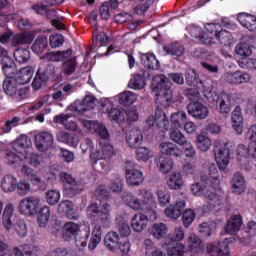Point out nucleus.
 <instances>
[{"label":"nucleus","instance_id":"bf43d9fd","mask_svg":"<svg viewBox=\"0 0 256 256\" xmlns=\"http://www.w3.org/2000/svg\"><path fill=\"white\" fill-rule=\"evenodd\" d=\"M235 53L236 55H239V57H251V55H253V50L249 44L239 43L235 47Z\"/></svg>","mask_w":256,"mask_h":256},{"label":"nucleus","instance_id":"9b49d317","mask_svg":"<svg viewBox=\"0 0 256 256\" xmlns=\"http://www.w3.org/2000/svg\"><path fill=\"white\" fill-rule=\"evenodd\" d=\"M101 111L102 113L108 114L110 121H115V123H123V121H125L123 112L117 108H113V102L109 99L101 101Z\"/></svg>","mask_w":256,"mask_h":256},{"label":"nucleus","instance_id":"5701e85b","mask_svg":"<svg viewBox=\"0 0 256 256\" xmlns=\"http://www.w3.org/2000/svg\"><path fill=\"white\" fill-rule=\"evenodd\" d=\"M169 231V228L167 227V224L163 222H157L154 223L152 226L148 228V232L154 239L161 240L165 235H167Z\"/></svg>","mask_w":256,"mask_h":256},{"label":"nucleus","instance_id":"864d4df0","mask_svg":"<svg viewBox=\"0 0 256 256\" xmlns=\"http://www.w3.org/2000/svg\"><path fill=\"white\" fill-rule=\"evenodd\" d=\"M45 200L48 205H57L61 201V192L59 190L50 189L45 193Z\"/></svg>","mask_w":256,"mask_h":256},{"label":"nucleus","instance_id":"bb28decb","mask_svg":"<svg viewBox=\"0 0 256 256\" xmlns=\"http://www.w3.org/2000/svg\"><path fill=\"white\" fill-rule=\"evenodd\" d=\"M231 119L234 131H236L237 135H241L243 133V114L241 113V107H235Z\"/></svg>","mask_w":256,"mask_h":256},{"label":"nucleus","instance_id":"cd10ccee","mask_svg":"<svg viewBox=\"0 0 256 256\" xmlns=\"http://www.w3.org/2000/svg\"><path fill=\"white\" fill-rule=\"evenodd\" d=\"M1 189L4 193H13L17 189V177L6 174L1 180Z\"/></svg>","mask_w":256,"mask_h":256},{"label":"nucleus","instance_id":"b1692460","mask_svg":"<svg viewBox=\"0 0 256 256\" xmlns=\"http://www.w3.org/2000/svg\"><path fill=\"white\" fill-rule=\"evenodd\" d=\"M232 185V193L235 195H241V193H245V177L240 172L234 173L231 181Z\"/></svg>","mask_w":256,"mask_h":256},{"label":"nucleus","instance_id":"a878e982","mask_svg":"<svg viewBox=\"0 0 256 256\" xmlns=\"http://www.w3.org/2000/svg\"><path fill=\"white\" fill-rule=\"evenodd\" d=\"M84 227L85 229L75 236V245L78 249L87 247V241H89V235H91V226H89V223L84 224Z\"/></svg>","mask_w":256,"mask_h":256},{"label":"nucleus","instance_id":"09e8293b","mask_svg":"<svg viewBox=\"0 0 256 256\" xmlns=\"http://www.w3.org/2000/svg\"><path fill=\"white\" fill-rule=\"evenodd\" d=\"M77 69V57H69L62 63V71L65 75H73Z\"/></svg>","mask_w":256,"mask_h":256},{"label":"nucleus","instance_id":"2eb2a0df","mask_svg":"<svg viewBox=\"0 0 256 256\" xmlns=\"http://www.w3.org/2000/svg\"><path fill=\"white\" fill-rule=\"evenodd\" d=\"M54 139L53 134L49 132H40L35 136V146L38 151L42 153L49 151L53 147Z\"/></svg>","mask_w":256,"mask_h":256},{"label":"nucleus","instance_id":"13d9d810","mask_svg":"<svg viewBox=\"0 0 256 256\" xmlns=\"http://www.w3.org/2000/svg\"><path fill=\"white\" fill-rule=\"evenodd\" d=\"M135 101H137V94L131 91H125L119 95V102L122 105H133Z\"/></svg>","mask_w":256,"mask_h":256},{"label":"nucleus","instance_id":"c756f323","mask_svg":"<svg viewBox=\"0 0 256 256\" xmlns=\"http://www.w3.org/2000/svg\"><path fill=\"white\" fill-rule=\"evenodd\" d=\"M242 225L243 218H241V215H234L228 220L225 231L228 235H235Z\"/></svg>","mask_w":256,"mask_h":256},{"label":"nucleus","instance_id":"423d86ee","mask_svg":"<svg viewBox=\"0 0 256 256\" xmlns=\"http://www.w3.org/2000/svg\"><path fill=\"white\" fill-rule=\"evenodd\" d=\"M139 198L133 196L131 193H128L124 196V201L130 209H134V211H145V209H149L151 205H153V192L147 189H142L139 191Z\"/></svg>","mask_w":256,"mask_h":256},{"label":"nucleus","instance_id":"7ed1b4c3","mask_svg":"<svg viewBox=\"0 0 256 256\" xmlns=\"http://www.w3.org/2000/svg\"><path fill=\"white\" fill-rule=\"evenodd\" d=\"M151 89L155 93V101L160 107H171L173 103V92L171 91V81L165 75H156L152 79Z\"/></svg>","mask_w":256,"mask_h":256},{"label":"nucleus","instance_id":"4c0bfd02","mask_svg":"<svg viewBox=\"0 0 256 256\" xmlns=\"http://www.w3.org/2000/svg\"><path fill=\"white\" fill-rule=\"evenodd\" d=\"M183 176L180 172H172L167 179L169 189L177 191L183 187Z\"/></svg>","mask_w":256,"mask_h":256},{"label":"nucleus","instance_id":"052dcab7","mask_svg":"<svg viewBox=\"0 0 256 256\" xmlns=\"http://www.w3.org/2000/svg\"><path fill=\"white\" fill-rule=\"evenodd\" d=\"M169 137L171 141H174V143H177V145H183L186 141L187 138L185 135H183L179 129L177 128H171L169 131Z\"/></svg>","mask_w":256,"mask_h":256},{"label":"nucleus","instance_id":"aec40b11","mask_svg":"<svg viewBox=\"0 0 256 256\" xmlns=\"http://www.w3.org/2000/svg\"><path fill=\"white\" fill-rule=\"evenodd\" d=\"M31 147V139L27 135H20L12 144V149L17 155H27V149Z\"/></svg>","mask_w":256,"mask_h":256},{"label":"nucleus","instance_id":"c85d7f7f","mask_svg":"<svg viewBox=\"0 0 256 256\" xmlns=\"http://www.w3.org/2000/svg\"><path fill=\"white\" fill-rule=\"evenodd\" d=\"M156 127L161 133H167V131H169V119H167V114L159 107L156 108Z\"/></svg>","mask_w":256,"mask_h":256},{"label":"nucleus","instance_id":"1a4fd4ad","mask_svg":"<svg viewBox=\"0 0 256 256\" xmlns=\"http://www.w3.org/2000/svg\"><path fill=\"white\" fill-rule=\"evenodd\" d=\"M41 207V199L37 196H28L19 203V211L22 215H37Z\"/></svg>","mask_w":256,"mask_h":256},{"label":"nucleus","instance_id":"a19ab883","mask_svg":"<svg viewBox=\"0 0 256 256\" xmlns=\"http://www.w3.org/2000/svg\"><path fill=\"white\" fill-rule=\"evenodd\" d=\"M3 89L6 95L13 97L19 91V81L15 78H6L3 82Z\"/></svg>","mask_w":256,"mask_h":256},{"label":"nucleus","instance_id":"de8ad7c7","mask_svg":"<svg viewBox=\"0 0 256 256\" xmlns=\"http://www.w3.org/2000/svg\"><path fill=\"white\" fill-rule=\"evenodd\" d=\"M128 87L130 89L141 90L145 88V73L136 74L130 79Z\"/></svg>","mask_w":256,"mask_h":256},{"label":"nucleus","instance_id":"f3484780","mask_svg":"<svg viewBox=\"0 0 256 256\" xmlns=\"http://www.w3.org/2000/svg\"><path fill=\"white\" fill-rule=\"evenodd\" d=\"M126 142L128 147L135 149L143 143V132L139 128H131L126 131Z\"/></svg>","mask_w":256,"mask_h":256},{"label":"nucleus","instance_id":"72a5a7b5","mask_svg":"<svg viewBox=\"0 0 256 256\" xmlns=\"http://www.w3.org/2000/svg\"><path fill=\"white\" fill-rule=\"evenodd\" d=\"M212 145L213 142L206 133H200L196 136V147L199 151H202V153H207Z\"/></svg>","mask_w":256,"mask_h":256},{"label":"nucleus","instance_id":"e2e57ef3","mask_svg":"<svg viewBox=\"0 0 256 256\" xmlns=\"http://www.w3.org/2000/svg\"><path fill=\"white\" fill-rule=\"evenodd\" d=\"M153 157L151 150L147 147H139L136 149V159L137 161H142L143 163H147V160Z\"/></svg>","mask_w":256,"mask_h":256},{"label":"nucleus","instance_id":"774afa93","mask_svg":"<svg viewBox=\"0 0 256 256\" xmlns=\"http://www.w3.org/2000/svg\"><path fill=\"white\" fill-rule=\"evenodd\" d=\"M195 212L192 209H187L182 214V221L184 227H189L195 221Z\"/></svg>","mask_w":256,"mask_h":256},{"label":"nucleus","instance_id":"20e7f679","mask_svg":"<svg viewBox=\"0 0 256 256\" xmlns=\"http://www.w3.org/2000/svg\"><path fill=\"white\" fill-rule=\"evenodd\" d=\"M15 217V206L12 203H8L4 207L2 215V225L4 229L8 232L14 229L16 235L20 238L27 237V222H25L23 219H18L16 223L13 224Z\"/></svg>","mask_w":256,"mask_h":256},{"label":"nucleus","instance_id":"5fc2aeb1","mask_svg":"<svg viewBox=\"0 0 256 256\" xmlns=\"http://www.w3.org/2000/svg\"><path fill=\"white\" fill-rule=\"evenodd\" d=\"M47 49V37L40 36L36 38L32 45V51L39 55V53H43Z\"/></svg>","mask_w":256,"mask_h":256},{"label":"nucleus","instance_id":"c03bdc74","mask_svg":"<svg viewBox=\"0 0 256 256\" xmlns=\"http://www.w3.org/2000/svg\"><path fill=\"white\" fill-rule=\"evenodd\" d=\"M99 243H101V226L100 224H96L92 231V236L88 244V249H90L91 251L97 249V245H99Z\"/></svg>","mask_w":256,"mask_h":256},{"label":"nucleus","instance_id":"393cba45","mask_svg":"<svg viewBox=\"0 0 256 256\" xmlns=\"http://www.w3.org/2000/svg\"><path fill=\"white\" fill-rule=\"evenodd\" d=\"M159 150L162 155H172L173 157H181L183 150L179 149L173 142H162L159 145Z\"/></svg>","mask_w":256,"mask_h":256},{"label":"nucleus","instance_id":"58836bf2","mask_svg":"<svg viewBox=\"0 0 256 256\" xmlns=\"http://www.w3.org/2000/svg\"><path fill=\"white\" fill-rule=\"evenodd\" d=\"M79 229L80 227L77 223L68 222L62 228V235L66 241H69L72 237H77Z\"/></svg>","mask_w":256,"mask_h":256},{"label":"nucleus","instance_id":"2f4dec72","mask_svg":"<svg viewBox=\"0 0 256 256\" xmlns=\"http://www.w3.org/2000/svg\"><path fill=\"white\" fill-rule=\"evenodd\" d=\"M143 246L145 256H167L165 252L155 246V242L151 238L144 239Z\"/></svg>","mask_w":256,"mask_h":256},{"label":"nucleus","instance_id":"4d7b16f0","mask_svg":"<svg viewBox=\"0 0 256 256\" xmlns=\"http://www.w3.org/2000/svg\"><path fill=\"white\" fill-rule=\"evenodd\" d=\"M14 58L18 63H27L31 58V52L25 48H18L14 51Z\"/></svg>","mask_w":256,"mask_h":256},{"label":"nucleus","instance_id":"f704fd0d","mask_svg":"<svg viewBox=\"0 0 256 256\" xmlns=\"http://www.w3.org/2000/svg\"><path fill=\"white\" fill-rule=\"evenodd\" d=\"M190 35L194 39H199L203 45H213V37H208L207 34L203 33L201 27L191 26Z\"/></svg>","mask_w":256,"mask_h":256},{"label":"nucleus","instance_id":"c9c22d12","mask_svg":"<svg viewBox=\"0 0 256 256\" xmlns=\"http://www.w3.org/2000/svg\"><path fill=\"white\" fill-rule=\"evenodd\" d=\"M156 165L160 173L167 175V173H171L173 170V159L169 156L161 155L156 161Z\"/></svg>","mask_w":256,"mask_h":256},{"label":"nucleus","instance_id":"49530a36","mask_svg":"<svg viewBox=\"0 0 256 256\" xmlns=\"http://www.w3.org/2000/svg\"><path fill=\"white\" fill-rule=\"evenodd\" d=\"M47 81H49V76H47L45 72L38 70L32 82V89L39 91V89H41V87H43Z\"/></svg>","mask_w":256,"mask_h":256},{"label":"nucleus","instance_id":"79ce46f5","mask_svg":"<svg viewBox=\"0 0 256 256\" xmlns=\"http://www.w3.org/2000/svg\"><path fill=\"white\" fill-rule=\"evenodd\" d=\"M164 51L168 54V55H172V57H183V55L185 54V47L179 43H172L169 45L164 46Z\"/></svg>","mask_w":256,"mask_h":256},{"label":"nucleus","instance_id":"0e129e2a","mask_svg":"<svg viewBox=\"0 0 256 256\" xmlns=\"http://www.w3.org/2000/svg\"><path fill=\"white\" fill-rule=\"evenodd\" d=\"M215 38L218 40L220 45H223L224 47H229L231 45V33L227 30H222Z\"/></svg>","mask_w":256,"mask_h":256},{"label":"nucleus","instance_id":"f8f14e48","mask_svg":"<svg viewBox=\"0 0 256 256\" xmlns=\"http://www.w3.org/2000/svg\"><path fill=\"white\" fill-rule=\"evenodd\" d=\"M175 205H170L165 209L166 217L170 219H179L181 217V213L185 209V194H178L174 197Z\"/></svg>","mask_w":256,"mask_h":256},{"label":"nucleus","instance_id":"8fccbe9b","mask_svg":"<svg viewBox=\"0 0 256 256\" xmlns=\"http://www.w3.org/2000/svg\"><path fill=\"white\" fill-rule=\"evenodd\" d=\"M49 217H51V209H49V206L44 205L40 208L38 214L39 227H45L49 223Z\"/></svg>","mask_w":256,"mask_h":256},{"label":"nucleus","instance_id":"603ef678","mask_svg":"<svg viewBox=\"0 0 256 256\" xmlns=\"http://www.w3.org/2000/svg\"><path fill=\"white\" fill-rule=\"evenodd\" d=\"M188 247L190 251H201L203 249V241L196 234H191L188 238Z\"/></svg>","mask_w":256,"mask_h":256},{"label":"nucleus","instance_id":"e433bc0d","mask_svg":"<svg viewBox=\"0 0 256 256\" xmlns=\"http://www.w3.org/2000/svg\"><path fill=\"white\" fill-rule=\"evenodd\" d=\"M119 234L117 232H108L104 238V245L112 251V253H117V247L119 245Z\"/></svg>","mask_w":256,"mask_h":256},{"label":"nucleus","instance_id":"9d476101","mask_svg":"<svg viewBox=\"0 0 256 256\" xmlns=\"http://www.w3.org/2000/svg\"><path fill=\"white\" fill-rule=\"evenodd\" d=\"M60 179L64 185V191L69 197H75V195H79V193L83 191V186L77 183L71 174L62 172L60 174Z\"/></svg>","mask_w":256,"mask_h":256},{"label":"nucleus","instance_id":"4be33fe9","mask_svg":"<svg viewBox=\"0 0 256 256\" xmlns=\"http://www.w3.org/2000/svg\"><path fill=\"white\" fill-rule=\"evenodd\" d=\"M69 119H71L69 114H59L54 117L53 122L63 125L67 131H77V129H79V125L77 122Z\"/></svg>","mask_w":256,"mask_h":256},{"label":"nucleus","instance_id":"6e6d98bb","mask_svg":"<svg viewBox=\"0 0 256 256\" xmlns=\"http://www.w3.org/2000/svg\"><path fill=\"white\" fill-rule=\"evenodd\" d=\"M158 203L161 207H165L171 203V194L165 188H161L156 192Z\"/></svg>","mask_w":256,"mask_h":256},{"label":"nucleus","instance_id":"37998d69","mask_svg":"<svg viewBox=\"0 0 256 256\" xmlns=\"http://www.w3.org/2000/svg\"><path fill=\"white\" fill-rule=\"evenodd\" d=\"M141 63L147 69H158L159 68V60L155 57V54L146 53L141 55Z\"/></svg>","mask_w":256,"mask_h":256},{"label":"nucleus","instance_id":"4468645a","mask_svg":"<svg viewBox=\"0 0 256 256\" xmlns=\"http://www.w3.org/2000/svg\"><path fill=\"white\" fill-rule=\"evenodd\" d=\"M187 111L194 119L203 120L209 117V107L199 101L190 102Z\"/></svg>","mask_w":256,"mask_h":256},{"label":"nucleus","instance_id":"412c9836","mask_svg":"<svg viewBox=\"0 0 256 256\" xmlns=\"http://www.w3.org/2000/svg\"><path fill=\"white\" fill-rule=\"evenodd\" d=\"M224 78L228 83H232L233 85H241L251 81V75L241 71H236L234 73L228 72L224 74Z\"/></svg>","mask_w":256,"mask_h":256},{"label":"nucleus","instance_id":"f257e3e1","mask_svg":"<svg viewBox=\"0 0 256 256\" xmlns=\"http://www.w3.org/2000/svg\"><path fill=\"white\" fill-rule=\"evenodd\" d=\"M81 125L90 133L98 135V148L91 153L90 158L95 164L100 161L102 171L109 172V159L117 155V149L111 144L107 126L97 120H81Z\"/></svg>","mask_w":256,"mask_h":256},{"label":"nucleus","instance_id":"a18cd8bd","mask_svg":"<svg viewBox=\"0 0 256 256\" xmlns=\"http://www.w3.org/2000/svg\"><path fill=\"white\" fill-rule=\"evenodd\" d=\"M32 41L33 37L31 34L18 33L12 37L11 43L14 47H17V45H29Z\"/></svg>","mask_w":256,"mask_h":256},{"label":"nucleus","instance_id":"338daca9","mask_svg":"<svg viewBox=\"0 0 256 256\" xmlns=\"http://www.w3.org/2000/svg\"><path fill=\"white\" fill-rule=\"evenodd\" d=\"M185 77L187 85H197L199 83V75H197V72L193 68L186 69Z\"/></svg>","mask_w":256,"mask_h":256},{"label":"nucleus","instance_id":"ea45409f","mask_svg":"<svg viewBox=\"0 0 256 256\" xmlns=\"http://www.w3.org/2000/svg\"><path fill=\"white\" fill-rule=\"evenodd\" d=\"M56 139L60 143H65L70 147H77L79 145V138L77 136H73L67 132L60 131L56 134Z\"/></svg>","mask_w":256,"mask_h":256},{"label":"nucleus","instance_id":"39448f33","mask_svg":"<svg viewBox=\"0 0 256 256\" xmlns=\"http://www.w3.org/2000/svg\"><path fill=\"white\" fill-rule=\"evenodd\" d=\"M88 219H100L102 227L107 228L111 225V204L104 202L100 204L91 203L86 209Z\"/></svg>","mask_w":256,"mask_h":256},{"label":"nucleus","instance_id":"a211bd4d","mask_svg":"<svg viewBox=\"0 0 256 256\" xmlns=\"http://www.w3.org/2000/svg\"><path fill=\"white\" fill-rule=\"evenodd\" d=\"M130 225L135 233H142V231H145L147 225H149V217L141 212H138L132 217Z\"/></svg>","mask_w":256,"mask_h":256},{"label":"nucleus","instance_id":"3c124183","mask_svg":"<svg viewBox=\"0 0 256 256\" xmlns=\"http://www.w3.org/2000/svg\"><path fill=\"white\" fill-rule=\"evenodd\" d=\"M170 121L174 127H183L187 121V114L183 111L175 112L171 115Z\"/></svg>","mask_w":256,"mask_h":256},{"label":"nucleus","instance_id":"473e14b6","mask_svg":"<svg viewBox=\"0 0 256 256\" xmlns=\"http://www.w3.org/2000/svg\"><path fill=\"white\" fill-rule=\"evenodd\" d=\"M35 69L31 66L21 68L17 74V81L19 85H27L33 79Z\"/></svg>","mask_w":256,"mask_h":256},{"label":"nucleus","instance_id":"7c9ffc66","mask_svg":"<svg viewBox=\"0 0 256 256\" xmlns=\"http://www.w3.org/2000/svg\"><path fill=\"white\" fill-rule=\"evenodd\" d=\"M237 20L242 27L248 29V31H255L256 29V17L247 13H240L237 15Z\"/></svg>","mask_w":256,"mask_h":256},{"label":"nucleus","instance_id":"6ab92c4d","mask_svg":"<svg viewBox=\"0 0 256 256\" xmlns=\"http://www.w3.org/2000/svg\"><path fill=\"white\" fill-rule=\"evenodd\" d=\"M72 55L73 50L71 49L63 51H50L44 55V59H46V61H49L50 63H61L63 61H66V59H69V57H72Z\"/></svg>","mask_w":256,"mask_h":256},{"label":"nucleus","instance_id":"680f3d73","mask_svg":"<svg viewBox=\"0 0 256 256\" xmlns=\"http://www.w3.org/2000/svg\"><path fill=\"white\" fill-rule=\"evenodd\" d=\"M16 191L18 195L25 197V195L31 193V184L27 180H20L19 182H16Z\"/></svg>","mask_w":256,"mask_h":256},{"label":"nucleus","instance_id":"69168bd1","mask_svg":"<svg viewBox=\"0 0 256 256\" xmlns=\"http://www.w3.org/2000/svg\"><path fill=\"white\" fill-rule=\"evenodd\" d=\"M183 151L185 154V157L188 159L195 160V157H197V150H195V146L190 141H186L183 145Z\"/></svg>","mask_w":256,"mask_h":256},{"label":"nucleus","instance_id":"6e6552de","mask_svg":"<svg viewBox=\"0 0 256 256\" xmlns=\"http://www.w3.org/2000/svg\"><path fill=\"white\" fill-rule=\"evenodd\" d=\"M205 97L208 101L216 100V109L218 113L227 114L231 112V96L227 93L217 95L215 92H205Z\"/></svg>","mask_w":256,"mask_h":256},{"label":"nucleus","instance_id":"ddd939ff","mask_svg":"<svg viewBox=\"0 0 256 256\" xmlns=\"http://www.w3.org/2000/svg\"><path fill=\"white\" fill-rule=\"evenodd\" d=\"M126 170V183L132 187H137L145 181L143 177V172L133 168V162L127 161L125 164Z\"/></svg>","mask_w":256,"mask_h":256},{"label":"nucleus","instance_id":"0eeeda50","mask_svg":"<svg viewBox=\"0 0 256 256\" xmlns=\"http://www.w3.org/2000/svg\"><path fill=\"white\" fill-rule=\"evenodd\" d=\"M213 153L215 161L218 165V169L225 171L229 167L231 161V150L229 149V143L221 140H216L213 145Z\"/></svg>","mask_w":256,"mask_h":256},{"label":"nucleus","instance_id":"dca6fc26","mask_svg":"<svg viewBox=\"0 0 256 256\" xmlns=\"http://www.w3.org/2000/svg\"><path fill=\"white\" fill-rule=\"evenodd\" d=\"M206 251L210 256H231L227 241L210 243L207 245Z\"/></svg>","mask_w":256,"mask_h":256},{"label":"nucleus","instance_id":"f03ea898","mask_svg":"<svg viewBox=\"0 0 256 256\" xmlns=\"http://www.w3.org/2000/svg\"><path fill=\"white\" fill-rule=\"evenodd\" d=\"M202 183L196 182L190 186V191L194 197L204 196L208 203L209 209L221 206L223 199L217 194V187H219V171L217 166L212 164L209 167L208 175L201 176Z\"/></svg>","mask_w":256,"mask_h":256}]
</instances>
